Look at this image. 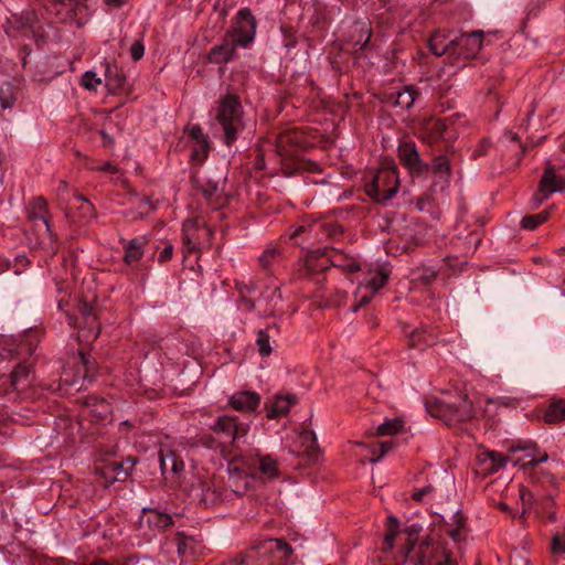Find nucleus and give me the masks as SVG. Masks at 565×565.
Returning <instances> with one entry per match:
<instances>
[{
    "instance_id": "69168bd1",
    "label": "nucleus",
    "mask_w": 565,
    "mask_h": 565,
    "mask_svg": "<svg viewBox=\"0 0 565 565\" xmlns=\"http://www.w3.org/2000/svg\"><path fill=\"white\" fill-rule=\"evenodd\" d=\"M218 192V188L216 184H213L210 189L204 190V194L206 196H212Z\"/></svg>"
},
{
    "instance_id": "6ab92c4d",
    "label": "nucleus",
    "mask_w": 565,
    "mask_h": 565,
    "mask_svg": "<svg viewBox=\"0 0 565 565\" xmlns=\"http://www.w3.org/2000/svg\"><path fill=\"white\" fill-rule=\"evenodd\" d=\"M330 265H339L334 257L329 256L328 249L311 252L306 258V267L310 273L323 271Z\"/></svg>"
},
{
    "instance_id": "2f4dec72",
    "label": "nucleus",
    "mask_w": 565,
    "mask_h": 565,
    "mask_svg": "<svg viewBox=\"0 0 565 565\" xmlns=\"http://www.w3.org/2000/svg\"><path fill=\"white\" fill-rule=\"evenodd\" d=\"M399 532V522L398 520L390 515L387 518L386 533L384 535L383 550L385 553L391 552L394 547V541Z\"/></svg>"
},
{
    "instance_id": "864d4df0",
    "label": "nucleus",
    "mask_w": 565,
    "mask_h": 565,
    "mask_svg": "<svg viewBox=\"0 0 565 565\" xmlns=\"http://www.w3.org/2000/svg\"><path fill=\"white\" fill-rule=\"evenodd\" d=\"M449 527H465L466 519L460 511L452 514L450 522L447 524Z\"/></svg>"
},
{
    "instance_id": "ea45409f",
    "label": "nucleus",
    "mask_w": 565,
    "mask_h": 565,
    "mask_svg": "<svg viewBox=\"0 0 565 565\" xmlns=\"http://www.w3.org/2000/svg\"><path fill=\"white\" fill-rule=\"evenodd\" d=\"M548 217L547 211H542L535 215H527L522 218V226L526 230H534L540 224L544 223Z\"/></svg>"
},
{
    "instance_id": "f3484780",
    "label": "nucleus",
    "mask_w": 565,
    "mask_h": 565,
    "mask_svg": "<svg viewBox=\"0 0 565 565\" xmlns=\"http://www.w3.org/2000/svg\"><path fill=\"white\" fill-rule=\"evenodd\" d=\"M301 143V136L297 131H288L280 135L276 142V150L284 159L298 156V147Z\"/></svg>"
},
{
    "instance_id": "de8ad7c7",
    "label": "nucleus",
    "mask_w": 565,
    "mask_h": 565,
    "mask_svg": "<svg viewBox=\"0 0 565 565\" xmlns=\"http://www.w3.org/2000/svg\"><path fill=\"white\" fill-rule=\"evenodd\" d=\"M209 153V142L206 140H201L198 142H194L193 149H192V158L198 161H203Z\"/></svg>"
},
{
    "instance_id": "f704fd0d",
    "label": "nucleus",
    "mask_w": 565,
    "mask_h": 565,
    "mask_svg": "<svg viewBox=\"0 0 565 565\" xmlns=\"http://www.w3.org/2000/svg\"><path fill=\"white\" fill-rule=\"evenodd\" d=\"M418 92L413 86H406L396 94L394 104L402 108H411L416 100Z\"/></svg>"
},
{
    "instance_id": "72a5a7b5",
    "label": "nucleus",
    "mask_w": 565,
    "mask_h": 565,
    "mask_svg": "<svg viewBox=\"0 0 565 565\" xmlns=\"http://www.w3.org/2000/svg\"><path fill=\"white\" fill-rule=\"evenodd\" d=\"M106 86L114 93L125 83V76L118 71L117 66L108 64L105 71Z\"/></svg>"
},
{
    "instance_id": "6e6d98bb",
    "label": "nucleus",
    "mask_w": 565,
    "mask_h": 565,
    "mask_svg": "<svg viewBox=\"0 0 565 565\" xmlns=\"http://www.w3.org/2000/svg\"><path fill=\"white\" fill-rule=\"evenodd\" d=\"M329 256H332V257H334V258H335L337 263L339 264V265H335L337 267L345 266V267H347V269H348V270H350V271L359 270V265H358L355 262H353V260H350L347 265H343V264L341 263V259H340V255H339V254L333 253L332 250H329Z\"/></svg>"
},
{
    "instance_id": "9d476101",
    "label": "nucleus",
    "mask_w": 565,
    "mask_h": 565,
    "mask_svg": "<svg viewBox=\"0 0 565 565\" xmlns=\"http://www.w3.org/2000/svg\"><path fill=\"white\" fill-rule=\"evenodd\" d=\"M565 191V178L557 174L555 167L548 161L541 178L539 193L534 195L536 205H540L552 193Z\"/></svg>"
},
{
    "instance_id": "bb28decb",
    "label": "nucleus",
    "mask_w": 565,
    "mask_h": 565,
    "mask_svg": "<svg viewBox=\"0 0 565 565\" xmlns=\"http://www.w3.org/2000/svg\"><path fill=\"white\" fill-rule=\"evenodd\" d=\"M447 129L448 126L446 121L441 119H429L424 124V131L431 141L447 139Z\"/></svg>"
},
{
    "instance_id": "7c9ffc66",
    "label": "nucleus",
    "mask_w": 565,
    "mask_h": 565,
    "mask_svg": "<svg viewBox=\"0 0 565 565\" xmlns=\"http://www.w3.org/2000/svg\"><path fill=\"white\" fill-rule=\"evenodd\" d=\"M33 231L38 234L39 244L42 248L49 250L51 254L55 253V234L51 228L50 222H47V231L45 227L32 226Z\"/></svg>"
},
{
    "instance_id": "1a4fd4ad",
    "label": "nucleus",
    "mask_w": 565,
    "mask_h": 565,
    "mask_svg": "<svg viewBox=\"0 0 565 565\" xmlns=\"http://www.w3.org/2000/svg\"><path fill=\"white\" fill-rule=\"evenodd\" d=\"M218 438L217 446L235 445L247 434V427L238 424L235 418L223 416L212 426Z\"/></svg>"
},
{
    "instance_id": "4468645a",
    "label": "nucleus",
    "mask_w": 565,
    "mask_h": 565,
    "mask_svg": "<svg viewBox=\"0 0 565 565\" xmlns=\"http://www.w3.org/2000/svg\"><path fill=\"white\" fill-rule=\"evenodd\" d=\"M398 157L413 174L419 175L429 170V166L420 159L414 143L405 142L401 145L398 147Z\"/></svg>"
},
{
    "instance_id": "5701e85b",
    "label": "nucleus",
    "mask_w": 565,
    "mask_h": 565,
    "mask_svg": "<svg viewBox=\"0 0 565 565\" xmlns=\"http://www.w3.org/2000/svg\"><path fill=\"white\" fill-rule=\"evenodd\" d=\"M259 396L250 391L239 392L231 397V405L242 412H250L259 405Z\"/></svg>"
},
{
    "instance_id": "0e129e2a",
    "label": "nucleus",
    "mask_w": 565,
    "mask_h": 565,
    "mask_svg": "<svg viewBox=\"0 0 565 565\" xmlns=\"http://www.w3.org/2000/svg\"><path fill=\"white\" fill-rule=\"evenodd\" d=\"M241 294L243 296V301L245 302L246 307L252 310L255 308L256 303L252 300H247L246 297H245V291L243 289H241Z\"/></svg>"
},
{
    "instance_id": "dca6fc26",
    "label": "nucleus",
    "mask_w": 565,
    "mask_h": 565,
    "mask_svg": "<svg viewBox=\"0 0 565 565\" xmlns=\"http://www.w3.org/2000/svg\"><path fill=\"white\" fill-rule=\"evenodd\" d=\"M9 23L11 26L6 30L9 36H14L12 29L22 30L26 36L35 35L39 29V19L34 11H25L20 15H13Z\"/></svg>"
},
{
    "instance_id": "c756f323",
    "label": "nucleus",
    "mask_w": 565,
    "mask_h": 565,
    "mask_svg": "<svg viewBox=\"0 0 565 565\" xmlns=\"http://www.w3.org/2000/svg\"><path fill=\"white\" fill-rule=\"evenodd\" d=\"M565 419V401H553L547 407L544 420L548 424H557Z\"/></svg>"
},
{
    "instance_id": "13d9d810",
    "label": "nucleus",
    "mask_w": 565,
    "mask_h": 565,
    "mask_svg": "<svg viewBox=\"0 0 565 565\" xmlns=\"http://www.w3.org/2000/svg\"><path fill=\"white\" fill-rule=\"evenodd\" d=\"M380 455L376 458H373L371 461L376 462L379 461L385 454H387L391 449H393L394 444L393 441H382L380 443Z\"/></svg>"
},
{
    "instance_id": "c03bdc74",
    "label": "nucleus",
    "mask_w": 565,
    "mask_h": 565,
    "mask_svg": "<svg viewBox=\"0 0 565 565\" xmlns=\"http://www.w3.org/2000/svg\"><path fill=\"white\" fill-rule=\"evenodd\" d=\"M100 84H102V78L97 77L96 73H94L92 71H87L82 76V85L84 88H86L88 90L96 92L97 88L100 86Z\"/></svg>"
},
{
    "instance_id": "49530a36",
    "label": "nucleus",
    "mask_w": 565,
    "mask_h": 565,
    "mask_svg": "<svg viewBox=\"0 0 565 565\" xmlns=\"http://www.w3.org/2000/svg\"><path fill=\"white\" fill-rule=\"evenodd\" d=\"M30 373V367L25 364H18L11 373L12 385L18 387L23 379H26Z\"/></svg>"
},
{
    "instance_id": "f257e3e1",
    "label": "nucleus",
    "mask_w": 565,
    "mask_h": 565,
    "mask_svg": "<svg viewBox=\"0 0 565 565\" xmlns=\"http://www.w3.org/2000/svg\"><path fill=\"white\" fill-rule=\"evenodd\" d=\"M420 530L422 527L417 524H413L405 530L407 534L406 546L395 565H456L448 553L443 552L438 556V548L431 544L430 540L426 539L420 544H416Z\"/></svg>"
},
{
    "instance_id": "4d7b16f0",
    "label": "nucleus",
    "mask_w": 565,
    "mask_h": 565,
    "mask_svg": "<svg viewBox=\"0 0 565 565\" xmlns=\"http://www.w3.org/2000/svg\"><path fill=\"white\" fill-rule=\"evenodd\" d=\"M433 491H434L433 486H430V484L425 486V487L416 490L413 493V499L416 500V501H422L424 499V497L430 494Z\"/></svg>"
},
{
    "instance_id": "ddd939ff",
    "label": "nucleus",
    "mask_w": 565,
    "mask_h": 565,
    "mask_svg": "<svg viewBox=\"0 0 565 565\" xmlns=\"http://www.w3.org/2000/svg\"><path fill=\"white\" fill-rule=\"evenodd\" d=\"M482 31H472L470 33H463L457 39L451 40L456 56H462L465 58H472L477 56L482 47Z\"/></svg>"
},
{
    "instance_id": "338daca9",
    "label": "nucleus",
    "mask_w": 565,
    "mask_h": 565,
    "mask_svg": "<svg viewBox=\"0 0 565 565\" xmlns=\"http://www.w3.org/2000/svg\"><path fill=\"white\" fill-rule=\"evenodd\" d=\"M104 2L111 7H120L126 2V0H104Z\"/></svg>"
},
{
    "instance_id": "423d86ee",
    "label": "nucleus",
    "mask_w": 565,
    "mask_h": 565,
    "mask_svg": "<svg viewBox=\"0 0 565 565\" xmlns=\"http://www.w3.org/2000/svg\"><path fill=\"white\" fill-rule=\"evenodd\" d=\"M365 189L366 193L377 202L391 200L398 190V174L394 161H385Z\"/></svg>"
},
{
    "instance_id": "473e14b6",
    "label": "nucleus",
    "mask_w": 565,
    "mask_h": 565,
    "mask_svg": "<svg viewBox=\"0 0 565 565\" xmlns=\"http://www.w3.org/2000/svg\"><path fill=\"white\" fill-rule=\"evenodd\" d=\"M404 431V423L399 418L387 419L376 428V435L379 436H396Z\"/></svg>"
},
{
    "instance_id": "aec40b11",
    "label": "nucleus",
    "mask_w": 565,
    "mask_h": 565,
    "mask_svg": "<svg viewBox=\"0 0 565 565\" xmlns=\"http://www.w3.org/2000/svg\"><path fill=\"white\" fill-rule=\"evenodd\" d=\"M141 524H147L157 531H162L172 524V518L170 514L160 512L157 509H142V515L140 518Z\"/></svg>"
},
{
    "instance_id": "a18cd8bd",
    "label": "nucleus",
    "mask_w": 565,
    "mask_h": 565,
    "mask_svg": "<svg viewBox=\"0 0 565 565\" xmlns=\"http://www.w3.org/2000/svg\"><path fill=\"white\" fill-rule=\"evenodd\" d=\"M429 169L438 174H448L450 172V162L447 157L438 156L434 159Z\"/></svg>"
},
{
    "instance_id": "5fc2aeb1",
    "label": "nucleus",
    "mask_w": 565,
    "mask_h": 565,
    "mask_svg": "<svg viewBox=\"0 0 565 565\" xmlns=\"http://www.w3.org/2000/svg\"><path fill=\"white\" fill-rule=\"evenodd\" d=\"M312 230H313V226H311V225H309V226L299 225L292 231V233L290 234V238H297L302 235L308 236L312 232Z\"/></svg>"
},
{
    "instance_id": "4be33fe9",
    "label": "nucleus",
    "mask_w": 565,
    "mask_h": 565,
    "mask_svg": "<svg viewBox=\"0 0 565 565\" xmlns=\"http://www.w3.org/2000/svg\"><path fill=\"white\" fill-rule=\"evenodd\" d=\"M237 44L235 40L227 36L222 44L210 51L209 61L215 64L227 63L233 58Z\"/></svg>"
},
{
    "instance_id": "f03ea898",
    "label": "nucleus",
    "mask_w": 565,
    "mask_h": 565,
    "mask_svg": "<svg viewBox=\"0 0 565 565\" xmlns=\"http://www.w3.org/2000/svg\"><path fill=\"white\" fill-rule=\"evenodd\" d=\"M535 452L536 448L532 446L531 450L524 455L529 460L521 465L522 468L525 469L532 484L531 487L520 486L519 495L522 503V511L519 514L520 519H523L527 513V510H532L535 507L536 501L542 499L548 492L543 490L540 484L541 480L544 479L548 483L552 482V478L548 473L535 470L537 463L547 461L548 455L543 452L540 457L535 458Z\"/></svg>"
},
{
    "instance_id": "4c0bfd02",
    "label": "nucleus",
    "mask_w": 565,
    "mask_h": 565,
    "mask_svg": "<svg viewBox=\"0 0 565 565\" xmlns=\"http://www.w3.org/2000/svg\"><path fill=\"white\" fill-rule=\"evenodd\" d=\"M256 344L262 356H268L271 353L269 329L258 331Z\"/></svg>"
},
{
    "instance_id": "3c124183",
    "label": "nucleus",
    "mask_w": 565,
    "mask_h": 565,
    "mask_svg": "<svg viewBox=\"0 0 565 565\" xmlns=\"http://www.w3.org/2000/svg\"><path fill=\"white\" fill-rule=\"evenodd\" d=\"M195 497L199 498L203 503L210 504L215 501V493L211 491L210 488L205 489L204 486H201L200 489L194 490Z\"/></svg>"
},
{
    "instance_id": "cd10ccee",
    "label": "nucleus",
    "mask_w": 565,
    "mask_h": 565,
    "mask_svg": "<svg viewBox=\"0 0 565 565\" xmlns=\"http://www.w3.org/2000/svg\"><path fill=\"white\" fill-rule=\"evenodd\" d=\"M408 338H409V342H408L409 347L417 348L420 350L425 347H428V345H431L435 343V337L430 333H427V330L423 329V328L413 329L408 333Z\"/></svg>"
},
{
    "instance_id": "a878e982",
    "label": "nucleus",
    "mask_w": 565,
    "mask_h": 565,
    "mask_svg": "<svg viewBox=\"0 0 565 565\" xmlns=\"http://www.w3.org/2000/svg\"><path fill=\"white\" fill-rule=\"evenodd\" d=\"M147 243L145 237H136L130 239L125 246L124 260L131 265L139 262L143 256V248Z\"/></svg>"
},
{
    "instance_id": "b1692460",
    "label": "nucleus",
    "mask_w": 565,
    "mask_h": 565,
    "mask_svg": "<svg viewBox=\"0 0 565 565\" xmlns=\"http://www.w3.org/2000/svg\"><path fill=\"white\" fill-rule=\"evenodd\" d=\"M281 300V294L279 289L271 288L267 289L262 294L260 298L257 300V306L262 309L265 315H275L278 311V303Z\"/></svg>"
},
{
    "instance_id": "bf43d9fd",
    "label": "nucleus",
    "mask_w": 565,
    "mask_h": 565,
    "mask_svg": "<svg viewBox=\"0 0 565 565\" xmlns=\"http://www.w3.org/2000/svg\"><path fill=\"white\" fill-rule=\"evenodd\" d=\"M447 533L455 542H460L465 539L462 527H449Z\"/></svg>"
},
{
    "instance_id": "8fccbe9b",
    "label": "nucleus",
    "mask_w": 565,
    "mask_h": 565,
    "mask_svg": "<svg viewBox=\"0 0 565 565\" xmlns=\"http://www.w3.org/2000/svg\"><path fill=\"white\" fill-rule=\"evenodd\" d=\"M279 255L276 247L266 248L259 257V263L263 267H268Z\"/></svg>"
},
{
    "instance_id": "680f3d73",
    "label": "nucleus",
    "mask_w": 565,
    "mask_h": 565,
    "mask_svg": "<svg viewBox=\"0 0 565 565\" xmlns=\"http://www.w3.org/2000/svg\"><path fill=\"white\" fill-rule=\"evenodd\" d=\"M172 254H173V246L171 244H169L161 250V253L158 257V260L160 263H166L172 257Z\"/></svg>"
},
{
    "instance_id": "39448f33",
    "label": "nucleus",
    "mask_w": 565,
    "mask_h": 565,
    "mask_svg": "<svg viewBox=\"0 0 565 565\" xmlns=\"http://www.w3.org/2000/svg\"><path fill=\"white\" fill-rule=\"evenodd\" d=\"M426 409L431 416L445 423L465 422L475 417L476 409L466 395H460L457 402L449 398H433L426 402Z\"/></svg>"
},
{
    "instance_id": "e433bc0d",
    "label": "nucleus",
    "mask_w": 565,
    "mask_h": 565,
    "mask_svg": "<svg viewBox=\"0 0 565 565\" xmlns=\"http://www.w3.org/2000/svg\"><path fill=\"white\" fill-rule=\"evenodd\" d=\"M301 444L310 459L318 457V444L313 431L306 430L300 435Z\"/></svg>"
},
{
    "instance_id": "20e7f679",
    "label": "nucleus",
    "mask_w": 565,
    "mask_h": 565,
    "mask_svg": "<svg viewBox=\"0 0 565 565\" xmlns=\"http://www.w3.org/2000/svg\"><path fill=\"white\" fill-rule=\"evenodd\" d=\"M216 121L223 130V140L231 146L244 130L243 108L238 97L226 95L220 100Z\"/></svg>"
},
{
    "instance_id": "2eb2a0df",
    "label": "nucleus",
    "mask_w": 565,
    "mask_h": 565,
    "mask_svg": "<svg viewBox=\"0 0 565 565\" xmlns=\"http://www.w3.org/2000/svg\"><path fill=\"white\" fill-rule=\"evenodd\" d=\"M28 215L32 226L45 227L47 230V222L51 221L52 215L44 198L36 196L30 201Z\"/></svg>"
},
{
    "instance_id": "0eeeda50",
    "label": "nucleus",
    "mask_w": 565,
    "mask_h": 565,
    "mask_svg": "<svg viewBox=\"0 0 565 565\" xmlns=\"http://www.w3.org/2000/svg\"><path fill=\"white\" fill-rule=\"evenodd\" d=\"M530 445L514 446L511 448V456L505 457L502 454L493 450L481 451L477 456V465L482 475H491L497 472L500 468L504 467L508 461H511L514 466L522 465L525 457L516 456L519 451H523L524 455L531 450Z\"/></svg>"
},
{
    "instance_id": "6e6552de",
    "label": "nucleus",
    "mask_w": 565,
    "mask_h": 565,
    "mask_svg": "<svg viewBox=\"0 0 565 565\" xmlns=\"http://www.w3.org/2000/svg\"><path fill=\"white\" fill-rule=\"evenodd\" d=\"M212 231L201 218L188 220L183 223L182 239L184 258L188 254L199 252L202 246L210 243Z\"/></svg>"
},
{
    "instance_id": "c85d7f7f",
    "label": "nucleus",
    "mask_w": 565,
    "mask_h": 565,
    "mask_svg": "<svg viewBox=\"0 0 565 565\" xmlns=\"http://www.w3.org/2000/svg\"><path fill=\"white\" fill-rule=\"evenodd\" d=\"M429 50L431 53L436 56H441L446 53L454 55L456 53V50L454 49V44L451 43V40L446 42L445 36L440 34H435L429 39L428 42Z\"/></svg>"
},
{
    "instance_id": "37998d69",
    "label": "nucleus",
    "mask_w": 565,
    "mask_h": 565,
    "mask_svg": "<svg viewBox=\"0 0 565 565\" xmlns=\"http://www.w3.org/2000/svg\"><path fill=\"white\" fill-rule=\"evenodd\" d=\"M554 504V497L552 492H547L542 499L536 501L535 507L532 509V511L536 515H543L545 511L550 510V508ZM527 512H531V510H527Z\"/></svg>"
},
{
    "instance_id": "052dcab7",
    "label": "nucleus",
    "mask_w": 565,
    "mask_h": 565,
    "mask_svg": "<svg viewBox=\"0 0 565 565\" xmlns=\"http://www.w3.org/2000/svg\"><path fill=\"white\" fill-rule=\"evenodd\" d=\"M190 136L194 140V142L206 140V137L204 136L202 128L200 126H193L190 129Z\"/></svg>"
},
{
    "instance_id": "603ef678",
    "label": "nucleus",
    "mask_w": 565,
    "mask_h": 565,
    "mask_svg": "<svg viewBox=\"0 0 565 565\" xmlns=\"http://www.w3.org/2000/svg\"><path fill=\"white\" fill-rule=\"evenodd\" d=\"M130 54L132 60L138 61L140 60L145 54V46L142 41H136L132 43L130 47Z\"/></svg>"
},
{
    "instance_id": "412c9836",
    "label": "nucleus",
    "mask_w": 565,
    "mask_h": 565,
    "mask_svg": "<svg viewBox=\"0 0 565 565\" xmlns=\"http://www.w3.org/2000/svg\"><path fill=\"white\" fill-rule=\"evenodd\" d=\"M81 311L85 319V327L81 329L78 337L79 340L89 342L98 337L99 326L92 308L87 303L82 306Z\"/></svg>"
},
{
    "instance_id": "7ed1b4c3",
    "label": "nucleus",
    "mask_w": 565,
    "mask_h": 565,
    "mask_svg": "<svg viewBox=\"0 0 565 565\" xmlns=\"http://www.w3.org/2000/svg\"><path fill=\"white\" fill-rule=\"evenodd\" d=\"M292 548L281 539H267L254 545L236 565H288Z\"/></svg>"
},
{
    "instance_id": "a19ab883",
    "label": "nucleus",
    "mask_w": 565,
    "mask_h": 565,
    "mask_svg": "<svg viewBox=\"0 0 565 565\" xmlns=\"http://www.w3.org/2000/svg\"><path fill=\"white\" fill-rule=\"evenodd\" d=\"M259 469L265 476L269 478L275 477L278 472L276 460L269 456H264L259 459Z\"/></svg>"
},
{
    "instance_id": "a211bd4d",
    "label": "nucleus",
    "mask_w": 565,
    "mask_h": 565,
    "mask_svg": "<svg viewBox=\"0 0 565 565\" xmlns=\"http://www.w3.org/2000/svg\"><path fill=\"white\" fill-rule=\"evenodd\" d=\"M161 473L167 477L168 473L178 475L183 470L184 463L175 452L167 446H161L158 452Z\"/></svg>"
},
{
    "instance_id": "774afa93",
    "label": "nucleus",
    "mask_w": 565,
    "mask_h": 565,
    "mask_svg": "<svg viewBox=\"0 0 565 565\" xmlns=\"http://www.w3.org/2000/svg\"><path fill=\"white\" fill-rule=\"evenodd\" d=\"M100 170L108 171V172H116L117 168L113 167L110 163H105L104 166L100 167Z\"/></svg>"
},
{
    "instance_id": "79ce46f5",
    "label": "nucleus",
    "mask_w": 565,
    "mask_h": 565,
    "mask_svg": "<svg viewBox=\"0 0 565 565\" xmlns=\"http://www.w3.org/2000/svg\"><path fill=\"white\" fill-rule=\"evenodd\" d=\"M58 4L63 6L66 10V17L62 18V21L73 19L77 15V12L82 9V0H56Z\"/></svg>"
},
{
    "instance_id": "c9c22d12",
    "label": "nucleus",
    "mask_w": 565,
    "mask_h": 565,
    "mask_svg": "<svg viewBox=\"0 0 565 565\" xmlns=\"http://www.w3.org/2000/svg\"><path fill=\"white\" fill-rule=\"evenodd\" d=\"M198 547L199 544L193 537L179 535L178 553L180 556L185 557L195 555L198 553Z\"/></svg>"
},
{
    "instance_id": "58836bf2",
    "label": "nucleus",
    "mask_w": 565,
    "mask_h": 565,
    "mask_svg": "<svg viewBox=\"0 0 565 565\" xmlns=\"http://www.w3.org/2000/svg\"><path fill=\"white\" fill-rule=\"evenodd\" d=\"M551 552L555 556L565 554V529L557 530L553 534L551 542Z\"/></svg>"
},
{
    "instance_id": "09e8293b",
    "label": "nucleus",
    "mask_w": 565,
    "mask_h": 565,
    "mask_svg": "<svg viewBox=\"0 0 565 565\" xmlns=\"http://www.w3.org/2000/svg\"><path fill=\"white\" fill-rule=\"evenodd\" d=\"M437 271L431 267L418 268L414 271V279L420 280L424 284H429L433 279H435Z\"/></svg>"
},
{
    "instance_id": "393cba45",
    "label": "nucleus",
    "mask_w": 565,
    "mask_h": 565,
    "mask_svg": "<svg viewBox=\"0 0 565 565\" xmlns=\"http://www.w3.org/2000/svg\"><path fill=\"white\" fill-rule=\"evenodd\" d=\"M297 403V398L292 394L287 395H278L274 399L270 408L268 409L267 417L270 419H276L280 416L286 415L290 407Z\"/></svg>"
},
{
    "instance_id": "e2e57ef3",
    "label": "nucleus",
    "mask_w": 565,
    "mask_h": 565,
    "mask_svg": "<svg viewBox=\"0 0 565 565\" xmlns=\"http://www.w3.org/2000/svg\"><path fill=\"white\" fill-rule=\"evenodd\" d=\"M79 358L83 366L85 367V377L87 376V373L93 370V363L90 362L89 358L83 353L79 352Z\"/></svg>"
},
{
    "instance_id": "9b49d317",
    "label": "nucleus",
    "mask_w": 565,
    "mask_h": 565,
    "mask_svg": "<svg viewBox=\"0 0 565 565\" xmlns=\"http://www.w3.org/2000/svg\"><path fill=\"white\" fill-rule=\"evenodd\" d=\"M256 25L248 9H241L235 18L233 32L228 35L241 46H247L255 36Z\"/></svg>"
},
{
    "instance_id": "f8f14e48",
    "label": "nucleus",
    "mask_w": 565,
    "mask_h": 565,
    "mask_svg": "<svg viewBox=\"0 0 565 565\" xmlns=\"http://www.w3.org/2000/svg\"><path fill=\"white\" fill-rule=\"evenodd\" d=\"M387 279L388 273L385 269H377L370 273L369 277L361 282L358 288L356 297L359 299V303L353 307V311H358L360 306L370 302L374 294L386 284Z\"/></svg>"
}]
</instances>
